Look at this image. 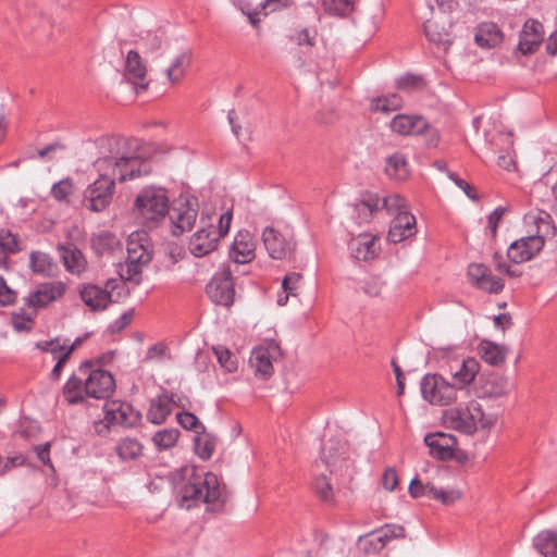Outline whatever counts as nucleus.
I'll list each match as a JSON object with an SVG mask.
<instances>
[{"instance_id":"nucleus-1","label":"nucleus","mask_w":557,"mask_h":557,"mask_svg":"<svg viewBox=\"0 0 557 557\" xmlns=\"http://www.w3.org/2000/svg\"><path fill=\"white\" fill-rule=\"evenodd\" d=\"M94 165L99 177L87 186L83 196L84 206L94 212H102L111 205L115 181L125 182L150 173V165L138 153L100 158Z\"/></svg>"},{"instance_id":"nucleus-2","label":"nucleus","mask_w":557,"mask_h":557,"mask_svg":"<svg viewBox=\"0 0 557 557\" xmlns=\"http://www.w3.org/2000/svg\"><path fill=\"white\" fill-rule=\"evenodd\" d=\"M116 384L113 375L95 367L91 360L83 361L62 387V396L69 405H82L88 398L106 400L110 398Z\"/></svg>"},{"instance_id":"nucleus-3","label":"nucleus","mask_w":557,"mask_h":557,"mask_svg":"<svg viewBox=\"0 0 557 557\" xmlns=\"http://www.w3.org/2000/svg\"><path fill=\"white\" fill-rule=\"evenodd\" d=\"M137 219L147 227H154L170 212V200L164 188L148 186L135 199Z\"/></svg>"},{"instance_id":"nucleus-4","label":"nucleus","mask_w":557,"mask_h":557,"mask_svg":"<svg viewBox=\"0 0 557 557\" xmlns=\"http://www.w3.org/2000/svg\"><path fill=\"white\" fill-rule=\"evenodd\" d=\"M183 502L214 503L221 498L218 476L212 472L193 470L190 478L181 486Z\"/></svg>"},{"instance_id":"nucleus-5","label":"nucleus","mask_w":557,"mask_h":557,"mask_svg":"<svg viewBox=\"0 0 557 557\" xmlns=\"http://www.w3.org/2000/svg\"><path fill=\"white\" fill-rule=\"evenodd\" d=\"M321 460L331 473L343 479H351L354 466L346 441L337 436L325 438L322 445Z\"/></svg>"},{"instance_id":"nucleus-6","label":"nucleus","mask_w":557,"mask_h":557,"mask_svg":"<svg viewBox=\"0 0 557 557\" xmlns=\"http://www.w3.org/2000/svg\"><path fill=\"white\" fill-rule=\"evenodd\" d=\"M421 395L433 406H449L457 401L459 392L450 381L438 373H428L420 382Z\"/></svg>"},{"instance_id":"nucleus-7","label":"nucleus","mask_w":557,"mask_h":557,"mask_svg":"<svg viewBox=\"0 0 557 557\" xmlns=\"http://www.w3.org/2000/svg\"><path fill=\"white\" fill-rule=\"evenodd\" d=\"M207 294L210 299L224 307H230L234 302L235 289L232 270L228 265L221 268L207 285Z\"/></svg>"},{"instance_id":"nucleus-8","label":"nucleus","mask_w":557,"mask_h":557,"mask_svg":"<svg viewBox=\"0 0 557 557\" xmlns=\"http://www.w3.org/2000/svg\"><path fill=\"white\" fill-rule=\"evenodd\" d=\"M262 240L272 259H289L295 252L296 243L293 236L290 234H284L272 226H267L262 231Z\"/></svg>"},{"instance_id":"nucleus-9","label":"nucleus","mask_w":557,"mask_h":557,"mask_svg":"<svg viewBox=\"0 0 557 557\" xmlns=\"http://www.w3.org/2000/svg\"><path fill=\"white\" fill-rule=\"evenodd\" d=\"M544 245L545 239L539 234L523 236L510 244L507 257L512 263H523L533 259L543 249Z\"/></svg>"},{"instance_id":"nucleus-10","label":"nucleus","mask_w":557,"mask_h":557,"mask_svg":"<svg viewBox=\"0 0 557 557\" xmlns=\"http://www.w3.org/2000/svg\"><path fill=\"white\" fill-rule=\"evenodd\" d=\"M280 355V346L274 341L265 346L261 345L252 349L249 358V364L255 370V374L261 379H268L273 374L274 360Z\"/></svg>"},{"instance_id":"nucleus-11","label":"nucleus","mask_w":557,"mask_h":557,"mask_svg":"<svg viewBox=\"0 0 557 557\" xmlns=\"http://www.w3.org/2000/svg\"><path fill=\"white\" fill-rule=\"evenodd\" d=\"M66 292V285L61 281L40 283L25 298L26 305L33 308H45L49 304L62 298Z\"/></svg>"},{"instance_id":"nucleus-12","label":"nucleus","mask_w":557,"mask_h":557,"mask_svg":"<svg viewBox=\"0 0 557 557\" xmlns=\"http://www.w3.org/2000/svg\"><path fill=\"white\" fill-rule=\"evenodd\" d=\"M424 443L430 455L442 461L451 460L453 449L458 445L455 435L442 432L426 434Z\"/></svg>"},{"instance_id":"nucleus-13","label":"nucleus","mask_w":557,"mask_h":557,"mask_svg":"<svg viewBox=\"0 0 557 557\" xmlns=\"http://www.w3.org/2000/svg\"><path fill=\"white\" fill-rule=\"evenodd\" d=\"M479 398L496 399L509 393V384L505 376L498 373L483 374L475 388Z\"/></svg>"},{"instance_id":"nucleus-14","label":"nucleus","mask_w":557,"mask_h":557,"mask_svg":"<svg viewBox=\"0 0 557 557\" xmlns=\"http://www.w3.org/2000/svg\"><path fill=\"white\" fill-rule=\"evenodd\" d=\"M147 66L136 50H129L125 60L124 77L129 82L136 91L145 90L148 87L146 81Z\"/></svg>"},{"instance_id":"nucleus-15","label":"nucleus","mask_w":557,"mask_h":557,"mask_svg":"<svg viewBox=\"0 0 557 557\" xmlns=\"http://www.w3.org/2000/svg\"><path fill=\"white\" fill-rule=\"evenodd\" d=\"M470 281L480 289L498 294L504 288V281L491 274L488 268L482 263H471L468 268Z\"/></svg>"},{"instance_id":"nucleus-16","label":"nucleus","mask_w":557,"mask_h":557,"mask_svg":"<svg viewBox=\"0 0 557 557\" xmlns=\"http://www.w3.org/2000/svg\"><path fill=\"white\" fill-rule=\"evenodd\" d=\"M219 239L214 235V225H205L198 230L189 240V251L197 258L205 257L214 251Z\"/></svg>"},{"instance_id":"nucleus-17","label":"nucleus","mask_w":557,"mask_h":557,"mask_svg":"<svg viewBox=\"0 0 557 557\" xmlns=\"http://www.w3.org/2000/svg\"><path fill=\"white\" fill-rule=\"evenodd\" d=\"M109 284L108 282L104 288L96 284H84L79 288L81 299L91 311H102L112 301L111 293L108 290Z\"/></svg>"},{"instance_id":"nucleus-18","label":"nucleus","mask_w":557,"mask_h":557,"mask_svg":"<svg viewBox=\"0 0 557 557\" xmlns=\"http://www.w3.org/2000/svg\"><path fill=\"white\" fill-rule=\"evenodd\" d=\"M173 224L172 234L180 236L186 231H190L196 222L198 211L191 207L189 202L180 203L177 207H173L168 213Z\"/></svg>"},{"instance_id":"nucleus-19","label":"nucleus","mask_w":557,"mask_h":557,"mask_svg":"<svg viewBox=\"0 0 557 557\" xmlns=\"http://www.w3.org/2000/svg\"><path fill=\"white\" fill-rule=\"evenodd\" d=\"M104 419L110 424L133 426L135 423L134 409L128 403L121 400L107 401L103 406Z\"/></svg>"},{"instance_id":"nucleus-20","label":"nucleus","mask_w":557,"mask_h":557,"mask_svg":"<svg viewBox=\"0 0 557 557\" xmlns=\"http://www.w3.org/2000/svg\"><path fill=\"white\" fill-rule=\"evenodd\" d=\"M481 369L480 362L472 357L462 360L461 364L456 371H451V384L460 393L474 382Z\"/></svg>"},{"instance_id":"nucleus-21","label":"nucleus","mask_w":557,"mask_h":557,"mask_svg":"<svg viewBox=\"0 0 557 557\" xmlns=\"http://www.w3.org/2000/svg\"><path fill=\"white\" fill-rule=\"evenodd\" d=\"M416 232V218L408 211H400L392 221L387 239L391 243H400L412 236Z\"/></svg>"},{"instance_id":"nucleus-22","label":"nucleus","mask_w":557,"mask_h":557,"mask_svg":"<svg viewBox=\"0 0 557 557\" xmlns=\"http://www.w3.org/2000/svg\"><path fill=\"white\" fill-rule=\"evenodd\" d=\"M391 128L403 136L420 135L428 128V121L421 115L397 114L391 122Z\"/></svg>"},{"instance_id":"nucleus-23","label":"nucleus","mask_w":557,"mask_h":557,"mask_svg":"<svg viewBox=\"0 0 557 557\" xmlns=\"http://www.w3.org/2000/svg\"><path fill=\"white\" fill-rule=\"evenodd\" d=\"M174 395H169L165 391L150 400L147 411V420L152 424L160 425L165 422L172 413Z\"/></svg>"},{"instance_id":"nucleus-24","label":"nucleus","mask_w":557,"mask_h":557,"mask_svg":"<svg viewBox=\"0 0 557 557\" xmlns=\"http://www.w3.org/2000/svg\"><path fill=\"white\" fill-rule=\"evenodd\" d=\"M256 245L247 231L238 232L231 247V258L235 263H248L255 259Z\"/></svg>"},{"instance_id":"nucleus-25","label":"nucleus","mask_w":557,"mask_h":557,"mask_svg":"<svg viewBox=\"0 0 557 557\" xmlns=\"http://www.w3.org/2000/svg\"><path fill=\"white\" fill-rule=\"evenodd\" d=\"M58 251L67 272L78 275L86 270V258L75 244H61L58 246Z\"/></svg>"},{"instance_id":"nucleus-26","label":"nucleus","mask_w":557,"mask_h":557,"mask_svg":"<svg viewBox=\"0 0 557 557\" xmlns=\"http://www.w3.org/2000/svg\"><path fill=\"white\" fill-rule=\"evenodd\" d=\"M445 423L461 433L471 435L475 432L474 422H472L466 408H450L444 413Z\"/></svg>"},{"instance_id":"nucleus-27","label":"nucleus","mask_w":557,"mask_h":557,"mask_svg":"<svg viewBox=\"0 0 557 557\" xmlns=\"http://www.w3.org/2000/svg\"><path fill=\"white\" fill-rule=\"evenodd\" d=\"M503 33L497 24L492 22L481 23L476 27L474 40L482 48H495L503 41Z\"/></svg>"},{"instance_id":"nucleus-28","label":"nucleus","mask_w":557,"mask_h":557,"mask_svg":"<svg viewBox=\"0 0 557 557\" xmlns=\"http://www.w3.org/2000/svg\"><path fill=\"white\" fill-rule=\"evenodd\" d=\"M356 219L359 224L368 223L380 210V198L374 194H367L354 206Z\"/></svg>"},{"instance_id":"nucleus-29","label":"nucleus","mask_w":557,"mask_h":557,"mask_svg":"<svg viewBox=\"0 0 557 557\" xmlns=\"http://www.w3.org/2000/svg\"><path fill=\"white\" fill-rule=\"evenodd\" d=\"M376 237L370 235H360L357 239L351 240L349 247L351 255L357 260L367 261L375 256Z\"/></svg>"},{"instance_id":"nucleus-30","label":"nucleus","mask_w":557,"mask_h":557,"mask_svg":"<svg viewBox=\"0 0 557 557\" xmlns=\"http://www.w3.org/2000/svg\"><path fill=\"white\" fill-rule=\"evenodd\" d=\"M478 352L481 359L491 366H499L505 362L506 352L504 348L491 341H481Z\"/></svg>"},{"instance_id":"nucleus-31","label":"nucleus","mask_w":557,"mask_h":557,"mask_svg":"<svg viewBox=\"0 0 557 557\" xmlns=\"http://www.w3.org/2000/svg\"><path fill=\"white\" fill-rule=\"evenodd\" d=\"M193 61L190 51H184L178 54L166 70L168 79L172 84L181 82L186 75Z\"/></svg>"},{"instance_id":"nucleus-32","label":"nucleus","mask_w":557,"mask_h":557,"mask_svg":"<svg viewBox=\"0 0 557 557\" xmlns=\"http://www.w3.org/2000/svg\"><path fill=\"white\" fill-rule=\"evenodd\" d=\"M144 446L134 437H123L115 445V453L122 461L136 460L143 454Z\"/></svg>"},{"instance_id":"nucleus-33","label":"nucleus","mask_w":557,"mask_h":557,"mask_svg":"<svg viewBox=\"0 0 557 557\" xmlns=\"http://www.w3.org/2000/svg\"><path fill=\"white\" fill-rule=\"evenodd\" d=\"M533 546L544 557H557V533L550 530L540 532L533 540Z\"/></svg>"},{"instance_id":"nucleus-34","label":"nucleus","mask_w":557,"mask_h":557,"mask_svg":"<svg viewBox=\"0 0 557 557\" xmlns=\"http://www.w3.org/2000/svg\"><path fill=\"white\" fill-rule=\"evenodd\" d=\"M466 409L467 414H469L472 422H474L475 431L479 426L483 430H488L495 424L497 420L496 416L494 414H485L482 406L475 400L469 401Z\"/></svg>"},{"instance_id":"nucleus-35","label":"nucleus","mask_w":557,"mask_h":557,"mask_svg":"<svg viewBox=\"0 0 557 557\" xmlns=\"http://www.w3.org/2000/svg\"><path fill=\"white\" fill-rule=\"evenodd\" d=\"M385 172L389 177L406 180L409 175L408 162L403 153L396 152L386 160Z\"/></svg>"},{"instance_id":"nucleus-36","label":"nucleus","mask_w":557,"mask_h":557,"mask_svg":"<svg viewBox=\"0 0 557 557\" xmlns=\"http://www.w3.org/2000/svg\"><path fill=\"white\" fill-rule=\"evenodd\" d=\"M424 34L426 38L440 46L446 48L451 44L450 34L445 27H440L435 20H428L424 23Z\"/></svg>"},{"instance_id":"nucleus-37","label":"nucleus","mask_w":557,"mask_h":557,"mask_svg":"<svg viewBox=\"0 0 557 557\" xmlns=\"http://www.w3.org/2000/svg\"><path fill=\"white\" fill-rule=\"evenodd\" d=\"M29 265L34 273L50 274L54 264L48 253L32 251L29 256Z\"/></svg>"},{"instance_id":"nucleus-38","label":"nucleus","mask_w":557,"mask_h":557,"mask_svg":"<svg viewBox=\"0 0 557 557\" xmlns=\"http://www.w3.org/2000/svg\"><path fill=\"white\" fill-rule=\"evenodd\" d=\"M212 350L218 359L219 364L225 372L233 373L237 370L238 361L236 356L231 350L221 345L214 346Z\"/></svg>"},{"instance_id":"nucleus-39","label":"nucleus","mask_w":557,"mask_h":557,"mask_svg":"<svg viewBox=\"0 0 557 557\" xmlns=\"http://www.w3.org/2000/svg\"><path fill=\"white\" fill-rule=\"evenodd\" d=\"M318 30L315 27H301L289 36V40L299 47L312 48L315 46Z\"/></svg>"},{"instance_id":"nucleus-40","label":"nucleus","mask_w":557,"mask_h":557,"mask_svg":"<svg viewBox=\"0 0 557 557\" xmlns=\"http://www.w3.org/2000/svg\"><path fill=\"white\" fill-rule=\"evenodd\" d=\"M180 436V431L176 429H163L158 431L152 442L159 450L170 449L175 446Z\"/></svg>"},{"instance_id":"nucleus-41","label":"nucleus","mask_w":557,"mask_h":557,"mask_svg":"<svg viewBox=\"0 0 557 557\" xmlns=\"http://www.w3.org/2000/svg\"><path fill=\"white\" fill-rule=\"evenodd\" d=\"M359 548L368 555H374L380 553L386 543L381 536H377V532L373 531L366 536L359 539Z\"/></svg>"},{"instance_id":"nucleus-42","label":"nucleus","mask_w":557,"mask_h":557,"mask_svg":"<svg viewBox=\"0 0 557 557\" xmlns=\"http://www.w3.org/2000/svg\"><path fill=\"white\" fill-rule=\"evenodd\" d=\"M313 490L315 495L325 503H331L334 500V491L333 486L330 483L326 475L321 474L317 475L313 481Z\"/></svg>"},{"instance_id":"nucleus-43","label":"nucleus","mask_w":557,"mask_h":557,"mask_svg":"<svg viewBox=\"0 0 557 557\" xmlns=\"http://www.w3.org/2000/svg\"><path fill=\"white\" fill-rule=\"evenodd\" d=\"M401 104V98L396 94H392L386 97L374 99L371 103V107L373 111L389 112L399 109Z\"/></svg>"},{"instance_id":"nucleus-44","label":"nucleus","mask_w":557,"mask_h":557,"mask_svg":"<svg viewBox=\"0 0 557 557\" xmlns=\"http://www.w3.org/2000/svg\"><path fill=\"white\" fill-rule=\"evenodd\" d=\"M92 248L100 255L111 251L117 244L116 237L109 233L102 232L91 239Z\"/></svg>"},{"instance_id":"nucleus-45","label":"nucleus","mask_w":557,"mask_h":557,"mask_svg":"<svg viewBox=\"0 0 557 557\" xmlns=\"http://www.w3.org/2000/svg\"><path fill=\"white\" fill-rule=\"evenodd\" d=\"M144 264L139 262H133L131 260H125V264L120 269V276L124 281H129L135 285H138L141 282V268Z\"/></svg>"},{"instance_id":"nucleus-46","label":"nucleus","mask_w":557,"mask_h":557,"mask_svg":"<svg viewBox=\"0 0 557 557\" xmlns=\"http://www.w3.org/2000/svg\"><path fill=\"white\" fill-rule=\"evenodd\" d=\"M322 7L329 14L343 16L351 11L352 0H322Z\"/></svg>"},{"instance_id":"nucleus-47","label":"nucleus","mask_w":557,"mask_h":557,"mask_svg":"<svg viewBox=\"0 0 557 557\" xmlns=\"http://www.w3.org/2000/svg\"><path fill=\"white\" fill-rule=\"evenodd\" d=\"M214 450V441L207 434H201L195 438V451L203 460L211 458Z\"/></svg>"},{"instance_id":"nucleus-48","label":"nucleus","mask_w":557,"mask_h":557,"mask_svg":"<svg viewBox=\"0 0 557 557\" xmlns=\"http://www.w3.org/2000/svg\"><path fill=\"white\" fill-rule=\"evenodd\" d=\"M380 209H385L388 214H398L400 211H407L405 199L400 195H391L384 197Z\"/></svg>"},{"instance_id":"nucleus-49","label":"nucleus","mask_w":557,"mask_h":557,"mask_svg":"<svg viewBox=\"0 0 557 557\" xmlns=\"http://www.w3.org/2000/svg\"><path fill=\"white\" fill-rule=\"evenodd\" d=\"M431 498L436 499L444 505H450L461 498V492L458 490H455V488H449V490L437 488L434 485Z\"/></svg>"},{"instance_id":"nucleus-50","label":"nucleus","mask_w":557,"mask_h":557,"mask_svg":"<svg viewBox=\"0 0 557 557\" xmlns=\"http://www.w3.org/2000/svg\"><path fill=\"white\" fill-rule=\"evenodd\" d=\"M176 420L178 424L185 430H193L195 432H198V429H201L202 431L205 430L203 424L198 420V418L194 413L189 411L178 412L176 414Z\"/></svg>"},{"instance_id":"nucleus-51","label":"nucleus","mask_w":557,"mask_h":557,"mask_svg":"<svg viewBox=\"0 0 557 557\" xmlns=\"http://www.w3.org/2000/svg\"><path fill=\"white\" fill-rule=\"evenodd\" d=\"M74 190V185L71 178H64L55 184H53L51 188V195L52 197L58 200L62 201L65 200L70 195H72Z\"/></svg>"},{"instance_id":"nucleus-52","label":"nucleus","mask_w":557,"mask_h":557,"mask_svg":"<svg viewBox=\"0 0 557 557\" xmlns=\"http://www.w3.org/2000/svg\"><path fill=\"white\" fill-rule=\"evenodd\" d=\"M433 487V483L428 482L424 484L419 479L414 478L411 480L409 484V494L413 498H420L423 496H428L431 498Z\"/></svg>"},{"instance_id":"nucleus-53","label":"nucleus","mask_w":557,"mask_h":557,"mask_svg":"<svg viewBox=\"0 0 557 557\" xmlns=\"http://www.w3.org/2000/svg\"><path fill=\"white\" fill-rule=\"evenodd\" d=\"M0 245L7 255L21 250L16 235H13L10 231L0 230Z\"/></svg>"},{"instance_id":"nucleus-54","label":"nucleus","mask_w":557,"mask_h":557,"mask_svg":"<svg viewBox=\"0 0 557 557\" xmlns=\"http://www.w3.org/2000/svg\"><path fill=\"white\" fill-rule=\"evenodd\" d=\"M75 350V344H72L66 348L64 352H62L59 357H57V363L54 364L53 369L50 372V379L52 381H58L61 377L63 368L65 363L69 361L71 355Z\"/></svg>"},{"instance_id":"nucleus-55","label":"nucleus","mask_w":557,"mask_h":557,"mask_svg":"<svg viewBox=\"0 0 557 557\" xmlns=\"http://www.w3.org/2000/svg\"><path fill=\"white\" fill-rule=\"evenodd\" d=\"M375 531L377 532V536H381L385 543L393 539L401 537L404 536L405 533V529L401 525L397 524H385L384 527Z\"/></svg>"},{"instance_id":"nucleus-56","label":"nucleus","mask_w":557,"mask_h":557,"mask_svg":"<svg viewBox=\"0 0 557 557\" xmlns=\"http://www.w3.org/2000/svg\"><path fill=\"white\" fill-rule=\"evenodd\" d=\"M381 483L386 491H395L399 484V478L396 470L392 467L386 468L383 472Z\"/></svg>"},{"instance_id":"nucleus-57","label":"nucleus","mask_w":557,"mask_h":557,"mask_svg":"<svg viewBox=\"0 0 557 557\" xmlns=\"http://www.w3.org/2000/svg\"><path fill=\"white\" fill-rule=\"evenodd\" d=\"M422 86L423 79L417 75L406 74L397 79V87L401 90L421 88Z\"/></svg>"},{"instance_id":"nucleus-58","label":"nucleus","mask_w":557,"mask_h":557,"mask_svg":"<svg viewBox=\"0 0 557 557\" xmlns=\"http://www.w3.org/2000/svg\"><path fill=\"white\" fill-rule=\"evenodd\" d=\"M302 276L299 273L292 272L288 273L282 282V287L285 294L296 296V290L298 288V284L301 281Z\"/></svg>"},{"instance_id":"nucleus-59","label":"nucleus","mask_w":557,"mask_h":557,"mask_svg":"<svg viewBox=\"0 0 557 557\" xmlns=\"http://www.w3.org/2000/svg\"><path fill=\"white\" fill-rule=\"evenodd\" d=\"M133 317H134L133 310H128V311L124 312L119 319H116L109 325L108 331L111 334H115V333L123 331L125 327H127L132 323Z\"/></svg>"},{"instance_id":"nucleus-60","label":"nucleus","mask_w":557,"mask_h":557,"mask_svg":"<svg viewBox=\"0 0 557 557\" xmlns=\"http://www.w3.org/2000/svg\"><path fill=\"white\" fill-rule=\"evenodd\" d=\"M541 42L542 37L532 38L521 34L518 47L523 54H530L533 53L539 48Z\"/></svg>"},{"instance_id":"nucleus-61","label":"nucleus","mask_w":557,"mask_h":557,"mask_svg":"<svg viewBox=\"0 0 557 557\" xmlns=\"http://www.w3.org/2000/svg\"><path fill=\"white\" fill-rule=\"evenodd\" d=\"M16 299V294L8 285L5 280L0 276V306H10Z\"/></svg>"},{"instance_id":"nucleus-62","label":"nucleus","mask_w":557,"mask_h":557,"mask_svg":"<svg viewBox=\"0 0 557 557\" xmlns=\"http://www.w3.org/2000/svg\"><path fill=\"white\" fill-rule=\"evenodd\" d=\"M232 219H233V215H232L231 211H226L223 214H221V216L219 219L218 228L214 226V235L218 237L219 240H220V238L227 235L230 227H231Z\"/></svg>"},{"instance_id":"nucleus-63","label":"nucleus","mask_w":557,"mask_h":557,"mask_svg":"<svg viewBox=\"0 0 557 557\" xmlns=\"http://www.w3.org/2000/svg\"><path fill=\"white\" fill-rule=\"evenodd\" d=\"M383 282L377 276L368 278L363 284V292L372 297H376L381 294Z\"/></svg>"},{"instance_id":"nucleus-64","label":"nucleus","mask_w":557,"mask_h":557,"mask_svg":"<svg viewBox=\"0 0 557 557\" xmlns=\"http://www.w3.org/2000/svg\"><path fill=\"white\" fill-rule=\"evenodd\" d=\"M525 36L536 38L542 37L543 38V25L534 20L527 21L523 25L522 33Z\"/></svg>"}]
</instances>
